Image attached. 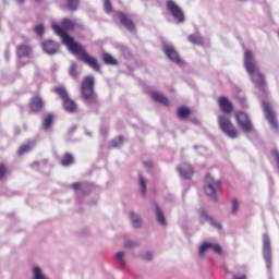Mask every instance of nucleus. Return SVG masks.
I'll return each mask as SVG.
<instances>
[{"label":"nucleus","instance_id":"f257e3e1","mask_svg":"<svg viewBox=\"0 0 279 279\" xmlns=\"http://www.w3.org/2000/svg\"><path fill=\"white\" fill-rule=\"evenodd\" d=\"M76 27H82V24L77 23L76 20L71 19H63L61 26L52 24L53 32L57 36H60L63 45L68 47L69 51H71L73 56H76L77 60L90 66L93 71H101V65L99 64V61H97V58L90 57L82 44H77L73 37L68 35L66 32H71Z\"/></svg>","mask_w":279,"mask_h":279},{"label":"nucleus","instance_id":"f03ea898","mask_svg":"<svg viewBox=\"0 0 279 279\" xmlns=\"http://www.w3.org/2000/svg\"><path fill=\"white\" fill-rule=\"evenodd\" d=\"M244 66L251 77V82H253L257 88H265V86H267L265 74L260 72V68L256 64V59H254L252 50L244 51Z\"/></svg>","mask_w":279,"mask_h":279},{"label":"nucleus","instance_id":"7ed1b4c3","mask_svg":"<svg viewBox=\"0 0 279 279\" xmlns=\"http://www.w3.org/2000/svg\"><path fill=\"white\" fill-rule=\"evenodd\" d=\"M81 96L87 104L97 101V94H95V77L85 76L81 83Z\"/></svg>","mask_w":279,"mask_h":279},{"label":"nucleus","instance_id":"20e7f679","mask_svg":"<svg viewBox=\"0 0 279 279\" xmlns=\"http://www.w3.org/2000/svg\"><path fill=\"white\" fill-rule=\"evenodd\" d=\"M218 125L226 134L229 136V138H238L239 136V130H236V126L232 123V120H230V116L228 114H220L218 116Z\"/></svg>","mask_w":279,"mask_h":279},{"label":"nucleus","instance_id":"39448f33","mask_svg":"<svg viewBox=\"0 0 279 279\" xmlns=\"http://www.w3.org/2000/svg\"><path fill=\"white\" fill-rule=\"evenodd\" d=\"M54 93L62 99V106L66 112H77V102L69 97V92L64 87H56Z\"/></svg>","mask_w":279,"mask_h":279},{"label":"nucleus","instance_id":"423d86ee","mask_svg":"<svg viewBox=\"0 0 279 279\" xmlns=\"http://www.w3.org/2000/svg\"><path fill=\"white\" fill-rule=\"evenodd\" d=\"M204 191L206 195L217 201L216 193H218V191H221V182L215 181L210 174H207L205 178Z\"/></svg>","mask_w":279,"mask_h":279},{"label":"nucleus","instance_id":"0eeeda50","mask_svg":"<svg viewBox=\"0 0 279 279\" xmlns=\"http://www.w3.org/2000/svg\"><path fill=\"white\" fill-rule=\"evenodd\" d=\"M263 110L265 118L267 119L269 125H271L272 130L278 131L279 130V124H278V119L276 118V112H274V108L267 101H264L262 104Z\"/></svg>","mask_w":279,"mask_h":279},{"label":"nucleus","instance_id":"6e6552de","mask_svg":"<svg viewBox=\"0 0 279 279\" xmlns=\"http://www.w3.org/2000/svg\"><path fill=\"white\" fill-rule=\"evenodd\" d=\"M235 121L239 128L242 129V132L250 134L252 132V121L250 120V116L243 111L235 112Z\"/></svg>","mask_w":279,"mask_h":279},{"label":"nucleus","instance_id":"1a4fd4ad","mask_svg":"<svg viewBox=\"0 0 279 279\" xmlns=\"http://www.w3.org/2000/svg\"><path fill=\"white\" fill-rule=\"evenodd\" d=\"M167 10L170 12L171 16L178 21V23H184V12L173 0H168Z\"/></svg>","mask_w":279,"mask_h":279},{"label":"nucleus","instance_id":"9d476101","mask_svg":"<svg viewBox=\"0 0 279 279\" xmlns=\"http://www.w3.org/2000/svg\"><path fill=\"white\" fill-rule=\"evenodd\" d=\"M263 256L267 263V269H271V240L269 234H263Z\"/></svg>","mask_w":279,"mask_h":279},{"label":"nucleus","instance_id":"9b49d317","mask_svg":"<svg viewBox=\"0 0 279 279\" xmlns=\"http://www.w3.org/2000/svg\"><path fill=\"white\" fill-rule=\"evenodd\" d=\"M41 48L48 56H56V53L60 51V44L51 39H47L41 43Z\"/></svg>","mask_w":279,"mask_h":279},{"label":"nucleus","instance_id":"f8f14e48","mask_svg":"<svg viewBox=\"0 0 279 279\" xmlns=\"http://www.w3.org/2000/svg\"><path fill=\"white\" fill-rule=\"evenodd\" d=\"M15 53H16V58H19V60H21L23 58H32V56L34 53V49L32 48V46H29L27 44H22V45L16 46Z\"/></svg>","mask_w":279,"mask_h":279},{"label":"nucleus","instance_id":"ddd939ff","mask_svg":"<svg viewBox=\"0 0 279 279\" xmlns=\"http://www.w3.org/2000/svg\"><path fill=\"white\" fill-rule=\"evenodd\" d=\"M117 15L121 25H123L125 29H128L129 32H134L136 29V25L134 24V21H132V19H130L128 14L119 11Z\"/></svg>","mask_w":279,"mask_h":279},{"label":"nucleus","instance_id":"4468645a","mask_svg":"<svg viewBox=\"0 0 279 279\" xmlns=\"http://www.w3.org/2000/svg\"><path fill=\"white\" fill-rule=\"evenodd\" d=\"M218 106L222 112V114H230L233 110H234V106L232 105V102L230 101V99H228V97L226 96H220L218 99Z\"/></svg>","mask_w":279,"mask_h":279},{"label":"nucleus","instance_id":"2eb2a0df","mask_svg":"<svg viewBox=\"0 0 279 279\" xmlns=\"http://www.w3.org/2000/svg\"><path fill=\"white\" fill-rule=\"evenodd\" d=\"M178 171L181 178H184V180H191L193 178V174L195 173V171L193 170V166L186 162L181 163L178 167Z\"/></svg>","mask_w":279,"mask_h":279},{"label":"nucleus","instance_id":"dca6fc26","mask_svg":"<svg viewBox=\"0 0 279 279\" xmlns=\"http://www.w3.org/2000/svg\"><path fill=\"white\" fill-rule=\"evenodd\" d=\"M163 53L167 56V58H169V60H171L175 64H180V62H182V60L180 59V54H178V51H175V48H173V46H163Z\"/></svg>","mask_w":279,"mask_h":279},{"label":"nucleus","instance_id":"f3484780","mask_svg":"<svg viewBox=\"0 0 279 279\" xmlns=\"http://www.w3.org/2000/svg\"><path fill=\"white\" fill-rule=\"evenodd\" d=\"M31 112H40L43 108H45V102H43V98L40 96H34L29 101Z\"/></svg>","mask_w":279,"mask_h":279},{"label":"nucleus","instance_id":"a211bd4d","mask_svg":"<svg viewBox=\"0 0 279 279\" xmlns=\"http://www.w3.org/2000/svg\"><path fill=\"white\" fill-rule=\"evenodd\" d=\"M199 217L201 219H205V221H208L217 230H221V222L213 219V217L208 215V211H206V209H199Z\"/></svg>","mask_w":279,"mask_h":279},{"label":"nucleus","instance_id":"6ab92c4d","mask_svg":"<svg viewBox=\"0 0 279 279\" xmlns=\"http://www.w3.org/2000/svg\"><path fill=\"white\" fill-rule=\"evenodd\" d=\"M150 97L154 101H157V104H161V106H169V98L160 92H153Z\"/></svg>","mask_w":279,"mask_h":279},{"label":"nucleus","instance_id":"aec40b11","mask_svg":"<svg viewBox=\"0 0 279 279\" xmlns=\"http://www.w3.org/2000/svg\"><path fill=\"white\" fill-rule=\"evenodd\" d=\"M75 163V157H73V154L71 153H65L60 160V165L62 167H71V165Z\"/></svg>","mask_w":279,"mask_h":279},{"label":"nucleus","instance_id":"412c9836","mask_svg":"<svg viewBox=\"0 0 279 279\" xmlns=\"http://www.w3.org/2000/svg\"><path fill=\"white\" fill-rule=\"evenodd\" d=\"M102 62L109 66H117L119 64V61L112 57V54L108 52H104L102 56Z\"/></svg>","mask_w":279,"mask_h":279},{"label":"nucleus","instance_id":"4be33fe9","mask_svg":"<svg viewBox=\"0 0 279 279\" xmlns=\"http://www.w3.org/2000/svg\"><path fill=\"white\" fill-rule=\"evenodd\" d=\"M155 214H156L158 223H160L161 226H167V219L165 218V213H162V209L156 203H155Z\"/></svg>","mask_w":279,"mask_h":279},{"label":"nucleus","instance_id":"5701e85b","mask_svg":"<svg viewBox=\"0 0 279 279\" xmlns=\"http://www.w3.org/2000/svg\"><path fill=\"white\" fill-rule=\"evenodd\" d=\"M130 217L134 228L138 229L141 226H143V221L141 220L138 214L131 211Z\"/></svg>","mask_w":279,"mask_h":279},{"label":"nucleus","instance_id":"b1692460","mask_svg":"<svg viewBox=\"0 0 279 279\" xmlns=\"http://www.w3.org/2000/svg\"><path fill=\"white\" fill-rule=\"evenodd\" d=\"M32 147H34V142H28L27 144L22 145L17 150V156H23V154L32 151Z\"/></svg>","mask_w":279,"mask_h":279},{"label":"nucleus","instance_id":"393cba45","mask_svg":"<svg viewBox=\"0 0 279 279\" xmlns=\"http://www.w3.org/2000/svg\"><path fill=\"white\" fill-rule=\"evenodd\" d=\"M65 8L71 12H75L80 8V0H66Z\"/></svg>","mask_w":279,"mask_h":279},{"label":"nucleus","instance_id":"a878e982","mask_svg":"<svg viewBox=\"0 0 279 279\" xmlns=\"http://www.w3.org/2000/svg\"><path fill=\"white\" fill-rule=\"evenodd\" d=\"M138 180H140V186L142 190V195L145 197L147 195V181H145V178H143V174H138Z\"/></svg>","mask_w":279,"mask_h":279},{"label":"nucleus","instance_id":"bb28decb","mask_svg":"<svg viewBox=\"0 0 279 279\" xmlns=\"http://www.w3.org/2000/svg\"><path fill=\"white\" fill-rule=\"evenodd\" d=\"M190 114H191V109L186 107H180L178 109V117H180V119H186V117H189Z\"/></svg>","mask_w":279,"mask_h":279},{"label":"nucleus","instance_id":"cd10ccee","mask_svg":"<svg viewBox=\"0 0 279 279\" xmlns=\"http://www.w3.org/2000/svg\"><path fill=\"white\" fill-rule=\"evenodd\" d=\"M52 124H53V114L49 113L44 119V128L46 130H49Z\"/></svg>","mask_w":279,"mask_h":279},{"label":"nucleus","instance_id":"c85d7f7f","mask_svg":"<svg viewBox=\"0 0 279 279\" xmlns=\"http://www.w3.org/2000/svg\"><path fill=\"white\" fill-rule=\"evenodd\" d=\"M187 40H190L192 45H202L203 43L202 37L198 35H189Z\"/></svg>","mask_w":279,"mask_h":279},{"label":"nucleus","instance_id":"c756f323","mask_svg":"<svg viewBox=\"0 0 279 279\" xmlns=\"http://www.w3.org/2000/svg\"><path fill=\"white\" fill-rule=\"evenodd\" d=\"M33 274H34L33 279H47V277L43 275V270H40L39 267L33 268Z\"/></svg>","mask_w":279,"mask_h":279},{"label":"nucleus","instance_id":"7c9ffc66","mask_svg":"<svg viewBox=\"0 0 279 279\" xmlns=\"http://www.w3.org/2000/svg\"><path fill=\"white\" fill-rule=\"evenodd\" d=\"M208 250H210V242L203 243L199 247V252H198L199 256H204V254H206Z\"/></svg>","mask_w":279,"mask_h":279},{"label":"nucleus","instance_id":"2f4dec72","mask_svg":"<svg viewBox=\"0 0 279 279\" xmlns=\"http://www.w3.org/2000/svg\"><path fill=\"white\" fill-rule=\"evenodd\" d=\"M104 10L107 14L112 12V2L110 0H104Z\"/></svg>","mask_w":279,"mask_h":279},{"label":"nucleus","instance_id":"473e14b6","mask_svg":"<svg viewBox=\"0 0 279 279\" xmlns=\"http://www.w3.org/2000/svg\"><path fill=\"white\" fill-rule=\"evenodd\" d=\"M34 32L35 34H37V36H39V38H43V35L45 34V26H43V24H39L34 27Z\"/></svg>","mask_w":279,"mask_h":279},{"label":"nucleus","instance_id":"72a5a7b5","mask_svg":"<svg viewBox=\"0 0 279 279\" xmlns=\"http://www.w3.org/2000/svg\"><path fill=\"white\" fill-rule=\"evenodd\" d=\"M8 175V166L5 163H0V181Z\"/></svg>","mask_w":279,"mask_h":279},{"label":"nucleus","instance_id":"f704fd0d","mask_svg":"<svg viewBox=\"0 0 279 279\" xmlns=\"http://www.w3.org/2000/svg\"><path fill=\"white\" fill-rule=\"evenodd\" d=\"M121 145H123V136H119L111 141V147H121Z\"/></svg>","mask_w":279,"mask_h":279},{"label":"nucleus","instance_id":"c9c22d12","mask_svg":"<svg viewBox=\"0 0 279 279\" xmlns=\"http://www.w3.org/2000/svg\"><path fill=\"white\" fill-rule=\"evenodd\" d=\"M210 250H213V252H215V254H218L219 256H221L222 254L221 245L219 244L210 243Z\"/></svg>","mask_w":279,"mask_h":279},{"label":"nucleus","instance_id":"e433bc0d","mask_svg":"<svg viewBox=\"0 0 279 279\" xmlns=\"http://www.w3.org/2000/svg\"><path fill=\"white\" fill-rule=\"evenodd\" d=\"M232 204V214L236 215L239 213V201L236 198L231 201Z\"/></svg>","mask_w":279,"mask_h":279},{"label":"nucleus","instance_id":"4c0bfd02","mask_svg":"<svg viewBox=\"0 0 279 279\" xmlns=\"http://www.w3.org/2000/svg\"><path fill=\"white\" fill-rule=\"evenodd\" d=\"M123 256H125V253L123 252H118L116 254V260H118L120 265H125V259L123 258Z\"/></svg>","mask_w":279,"mask_h":279},{"label":"nucleus","instance_id":"58836bf2","mask_svg":"<svg viewBox=\"0 0 279 279\" xmlns=\"http://www.w3.org/2000/svg\"><path fill=\"white\" fill-rule=\"evenodd\" d=\"M70 75H71L72 77H76V76H77V66L72 65V66L70 68Z\"/></svg>","mask_w":279,"mask_h":279},{"label":"nucleus","instance_id":"ea45409f","mask_svg":"<svg viewBox=\"0 0 279 279\" xmlns=\"http://www.w3.org/2000/svg\"><path fill=\"white\" fill-rule=\"evenodd\" d=\"M71 189H73V191H80L82 189V183L80 182L72 183Z\"/></svg>","mask_w":279,"mask_h":279},{"label":"nucleus","instance_id":"a19ab883","mask_svg":"<svg viewBox=\"0 0 279 279\" xmlns=\"http://www.w3.org/2000/svg\"><path fill=\"white\" fill-rule=\"evenodd\" d=\"M153 258H154V255H153L150 252H148V253H146V254L143 255V259H144V260L149 262V260H151Z\"/></svg>","mask_w":279,"mask_h":279},{"label":"nucleus","instance_id":"79ce46f5","mask_svg":"<svg viewBox=\"0 0 279 279\" xmlns=\"http://www.w3.org/2000/svg\"><path fill=\"white\" fill-rule=\"evenodd\" d=\"M124 247H134V242H132V241H126V242L124 243Z\"/></svg>","mask_w":279,"mask_h":279},{"label":"nucleus","instance_id":"37998d69","mask_svg":"<svg viewBox=\"0 0 279 279\" xmlns=\"http://www.w3.org/2000/svg\"><path fill=\"white\" fill-rule=\"evenodd\" d=\"M233 279H247V277L245 275H242V276H235Z\"/></svg>","mask_w":279,"mask_h":279},{"label":"nucleus","instance_id":"c03bdc74","mask_svg":"<svg viewBox=\"0 0 279 279\" xmlns=\"http://www.w3.org/2000/svg\"><path fill=\"white\" fill-rule=\"evenodd\" d=\"M144 165H145L146 167L150 168V167H151V161H145Z\"/></svg>","mask_w":279,"mask_h":279},{"label":"nucleus","instance_id":"a18cd8bd","mask_svg":"<svg viewBox=\"0 0 279 279\" xmlns=\"http://www.w3.org/2000/svg\"><path fill=\"white\" fill-rule=\"evenodd\" d=\"M17 2H20V3H25V0H17Z\"/></svg>","mask_w":279,"mask_h":279},{"label":"nucleus","instance_id":"49530a36","mask_svg":"<svg viewBox=\"0 0 279 279\" xmlns=\"http://www.w3.org/2000/svg\"><path fill=\"white\" fill-rule=\"evenodd\" d=\"M20 66H25V63H20Z\"/></svg>","mask_w":279,"mask_h":279},{"label":"nucleus","instance_id":"de8ad7c7","mask_svg":"<svg viewBox=\"0 0 279 279\" xmlns=\"http://www.w3.org/2000/svg\"><path fill=\"white\" fill-rule=\"evenodd\" d=\"M225 271H226V274H228V269L227 268H225Z\"/></svg>","mask_w":279,"mask_h":279},{"label":"nucleus","instance_id":"09e8293b","mask_svg":"<svg viewBox=\"0 0 279 279\" xmlns=\"http://www.w3.org/2000/svg\"><path fill=\"white\" fill-rule=\"evenodd\" d=\"M35 1L40 2V0H35Z\"/></svg>","mask_w":279,"mask_h":279},{"label":"nucleus","instance_id":"8fccbe9b","mask_svg":"<svg viewBox=\"0 0 279 279\" xmlns=\"http://www.w3.org/2000/svg\"><path fill=\"white\" fill-rule=\"evenodd\" d=\"M202 225H204V221H201Z\"/></svg>","mask_w":279,"mask_h":279}]
</instances>
